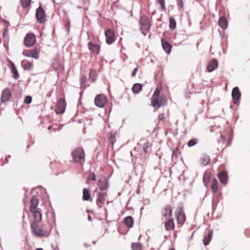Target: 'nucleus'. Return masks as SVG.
Masks as SVG:
<instances>
[{"label":"nucleus","instance_id":"54","mask_svg":"<svg viewBox=\"0 0 250 250\" xmlns=\"http://www.w3.org/2000/svg\"><path fill=\"white\" fill-rule=\"evenodd\" d=\"M92 243H93V244H95L96 243V242H95V241H93V242H92Z\"/></svg>","mask_w":250,"mask_h":250},{"label":"nucleus","instance_id":"34","mask_svg":"<svg viewBox=\"0 0 250 250\" xmlns=\"http://www.w3.org/2000/svg\"><path fill=\"white\" fill-rule=\"evenodd\" d=\"M169 27L170 29H175L176 26V22L175 19L173 17L169 18Z\"/></svg>","mask_w":250,"mask_h":250},{"label":"nucleus","instance_id":"7","mask_svg":"<svg viewBox=\"0 0 250 250\" xmlns=\"http://www.w3.org/2000/svg\"><path fill=\"white\" fill-rule=\"evenodd\" d=\"M23 55L27 57H32L35 59L39 58V50L38 49L24 50L22 52Z\"/></svg>","mask_w":250,"mask_h":250},{"label":"nucleus","instance_id":"25","mask_svg":"<svg viewBox=\"0 0 250 250\" xmlns=\"http://www.w3.org/2000/svg\"><path fill=\"white\" fill-rule=\"evenodd\" d=\"M218 177L222 184L226 185L228 182L227 174L225 171L218 173Z\"/></svg>","mask_w":250,"mask_h":250},{"label":"nucleus","instance_id":"50","mask_svg":"<svg viewBox=\"0 0 250 250\" xmlns=\"http://www.w3.org/2000/svg\"><path fill=\"white\" fill-rule=\"evenodd\" d=\"M68 28H70V21H68V23H67V24L66 25Z\"/></svg>","mask_w":250,"mask_h":250},{"label":"nucleus","instance_id":"16","mask_svg":"<svg viewBox=\"0 0 250 250\" xmlns=\"http://www.w3.org/2000/svg\"><path fill=\"white\" fill-rule=\"evenodd\" d=\"M21 65L24 70L30 71L33 68L32 62H29L26 60H22L21 62Z\"/></svg>","mask_w":250,"mask_h":250},{"label":"nucleus","instance_id":"14","mask_svg":"<svg viewBox=\"0 0 250 250\" xmlns=\"http://www.w3.org/2000/svg\"><path fill=\"white\" fill-rule=\"evenodd\" d=\"M11 97V93L8 88H5L3 90L1 95V102L6 103L8 102Z\"/></svg>","mask_w":250,"mask_h":250},{"label":"nucleus","instance_id":"11","mask_svg":"<svg viewBox=\"0 0 250 250\" xmlns=\"http://www.w3.org/2000/svg\"><path fill=\"white\" fill-rule=\"evenodd\" d=\"M107 196V194L105 192H100L98 193L97 199L96 200V204L99 208H102L105 201V198Z\"/></svg>","mask_w":250,"mask_h":250},{"label":"nucleus","instance_id":"41","mask_svg":"<svg viewBox=\"0 0 250 250\" xmlns=\"http://www.w3.org/2000/svg\"><path fill=\"white\" fill-rule=\"evenodd\" d=\"M197 143V140L196 139H192L188 142L187 145L188 147H191L195 146Z\"/></svg>","mask_w":250,"mask_h":250},{"label":"nucleus","instance_id":"51","mask_svg":"<svg viewBox=\"0 0 250 250\" xmlns=\"http://www.w3.org/2000/svg\"><path fill=\"white\" fill-rule=\"evenodd\" d=\"M53 128V125H50L48 127V130H50Z\"/></svg>","mask_w":250,"mask_h":250},{"label":"nucleus","instance_id":"12","mask_svg":"<svg viewBox=\"0 0 250 250\" xmlns=\"http://www.w3.org/2000/svg\"><path fill=\"white\" fill-rule=\"evenodd\" d=\"M36 16L38 21L40 23H43L45 20L44 11L41 6H40L36 10Z\"/></svg>","mask_w":250,"mask_h":250},{"label":"nucleus","instance_id":"21","mask_svg":"<svg viewBox=\"0 0 250 250\" xmlns=\"http://www.w3.org/2000/svg\"><path fill=\"white\" fill-rule=\"evenodd\" d=\"M218 66V62L216 59H212L208 63L207 66V70L211 72L217 68Z\"/></svg>","mask_w":250,"mask_h":250},{"label":"nucleus","instance_id":"39","mask_svg":"<svg viewBox=\"0 0 250 250\" xmlns=\"http://www.w3.org/2000/svg\"><path fill=\"white\" fill-rule=\"evenodd\" d=\"M31 0H21V6L23 8L27 7L30 4Z\"/></svg>","mask_w":250,"mask_h":250},{"label":"nucleus","instance_id":"37","mask_svg":"<svg viewBox=\"0 0 250 250\" xmlns=\"http://www.w3.org/2000/svg\"><path fill=\"white\" fill-rule=\"evenodd\" d=\"M151 145L150 143L146 141V142L143 146V151L145 153H147L148 152V149L150 148Z\"/></svg>","mask_w":250,"mask_h":250},{"label":"nucleus","instance_id":"46","mask_svg":"<svg viewBox=\"0 0 250 250\" xmlns=\"http://www.w3.org/2000/svg\"><path fill=\"white\" fill-rule=\"evenodd\" d=\"M221 140H222V143L225 144V142H226V138H225V137L224 136H223V135H221Z\"/></svg>","mask_w":250,"mask_h":250},{"label":"nucleus","instance_id":"23","mask_svg":"<svg viewBox=\"0 0 250 250\" xmlns=\"http://www.w3.org/2000/svg\"><path fill=\"white\" fill-rule=\"evenodd\" d=\"M213 236V231L209 230L207 235H205L203 239V243L205 246L208 245L211 240Z\"/></svg>","mask_w":250,"mask_h":250},{"label":"nucleus","instance_id":"17","mask_svg":"<svg viewBox=\"0 0 250 250\" xmlns=\"http://www.w3.org/2000/svg\"><path fill=\"white\" fill-rule=\"evenodd\" d=\"M161 43L163 49L167 54H169L171 52L172 45L164 39H161Z\"/></svg>","mask_w":250,"mask_h":250},{"label":"nucleus","instance_id":"56","mask_svg":"<svg viewBox=\"0 0 250 250\" xmlns=\"http://www.w3.org/2000/svg\"><path fill=\"white\" fill-rule=\"evenodd\" d=\"M159 118H162V117H161V115H159Z\"/></svg>","mask_w":250,"mask_h":250},{"label":"nucleus","instance_id":"28","mask_svg":"<svg viewBox=\"0 0 250 250\" xmlns=\"http://www.w3.org/2000/svg\"><path fill=\"white\" fill-rule=\"evenodd\" d=\"M98 76L97 72L95 69H90L89 73V79L92 83L95 82Z\"/></svg>","mask_w":250,"mask_h":250},{"label":"nucleus","instance_id":"1","mask_svg":"<svg viewBox=\"0 0 250 250\" xmlns=\"http://www.w3.org/2000/svg\"><path fill=\"white\" fill-rule=\"evenodd\" d=\"M159 95H160V92L159 90V89L157 88L155 89L152 97L151 98V105L153 107H156L157 108H159L161 106V104L162 105L166 104H167V100L165 98V96H161V103L159 101Z\"/></svg>","mask_w":250,"mask_h":250},{"label":"nucleus","instance_id":"52","mask_svg":"<svg viewBox=\"0 0 250 250\" xmlns=\"http://www.w3.org/2000/svg\"><path fill=\"white\" fill-rule=\"evenodd\" d=\"M36 250H43L42 248H38Z\"/></svg>","mask_w":250,"mask_h":250},{"label":"nucleus","instance_id":"53","mask_svg":"<svg viewBox=\"0 0 250 250\" xmlns=\"http://www.w3.org/2000/svg\"><path fill=\"white\" fill-rule=\"evenodd\" d=\"M6 163H8V159L7 157H5Z\"/></svg>","mask_w":250,"mask_h":250},{"label":"nucleus","instance_id":"29","mask_svg":"<svg viewBox=\"0 0 250 250\" xmlns=\"http://www.w3.org/2000/svg\"><path fill=\"white\" fill-rule=\"evenodd\" d=\"M219 26L223 29H226L228 26V21L227 19L224 17H221L218 21Z\"/></svg>","mask_w":250,"mask_h":250},{"label":"nucleus","instance_id":"4","mask_svg":"<svg viewBox=\"0 0 250 250\" xmlns=\"http://www.w3.org/2000/svg\"><path fill=\"white\" fill-rule=\"evenodd\" d=\"M31 228L32 229V232L37 236L41 237L47 235V231L40 228L38 225V223L36 222H32L31 224Z\"/></svg>","mask_w":250,"mask_h":250},{"label":"nucleus","instance_id":"9","mask_svg":"<svg viewBox=\"0 0 250 250\" xmlns=\"http://www.w3.org/2000/svg\"><path fill=\"white\" fill-rule=\"evenodd\" d=\"M175 213L178 223L181 225H183L186 221V218L185 214L183 213L182 208H178L176 210Z\"/></svg>","mask_w":250,"mask_h":250},{"label":"nucleus","instance_id":"24","mask_svg":"<svg viewBox=\"0 0 250 250\" xmlns=\"http://www.w3.org/2000/svg\"><path fill=\"white\" fill-rule=\"evenodd\" d=\"M88 48L90 51L97 54L99 53L100 50V46L98 45L94 44L89 42L88 44Z\"/></svg>","mask_w":250,"mask_h":250},{"label":"nucleus","instance_id":"33","mask_svg":"<svg viewBox=\"0 0 250 250\" xmlns=\"http://www.w3.org/2000/svg\"><path fill=\"white\" fill-rule=\"evenodd\" d=\"M142 86L141 84L137 83L133 85L132 90L134 93H138L142 90Z\"/></svg>","mask_w":250,"mask_h":250},{"label":"nucleus","instance_id":"55","mask_svg":"<svg viewBox=\"0 0 250 250\" xmlns=\"http://www.w3.org/2000/svg\"><path fill=\"white\" fill-rule=\"evenodd\" d=\"M159 118H162V117H161V115H159Z\"/></svg>","mask_w":250,"mask_h":250},{"label":"nucleus","instance_id":"8","mask_svg":"<svg viewBox=\"0 0 250 250\" xmlns=\"http://www.w3.org/2000/svg\"><path fill=\"white\" fill-rule=\"evenodd\" d=\"M106 36V42L107 44H112L116 40V36L114 32L111 29H108L105 32Z\"/></svg>","mask_w":250,"mask_h":250},{"label":"nucleus","instance_id":"31","mask_svg":"<svg viewBox=\"0 0 250 250\" xmlns=\"http://www.w3.org/2000/svg\"><path fill=\"white\" fill-rule=\"evenodd\" d=\"M211 189L213 193H216L218 189V183L216 179H213L211 182Z\"/></svg>","mask_w":250,"mask_h":250},{"label":"nucleus","instance_id":"27","mask_svg":"<svg viewBox=\"0 0 250 250\" xmlns=\"http://www.w3.org/2000/svg\"><path fill=\"white\" fill-rule=\"evenodd\" d=\"M133 219L130 216L126 217L123 221L124 224L128 228H132L133 227Z\"/></svg>","mask_w":250,"mask_h":250},{"label":"nucleus","instance_id":"49","mask_svg":"<svg viewBox=\"0 0 250 250\" xmlns=\"http://www.w3.org/2000/svg\"><path fill=\"white\" fill-rule=\"evenodd\" d=\"M88 220L89 221H91L92 220V217H91L90 215H88Z\"/></svg>","mask_w":250,"mask_h":250},{"label":"nucleus","instance_id":"57","mask_svg":"<svg viewBox=\"0 0 250 250\" xmlns=\"http://www.w3.org/2000/svg\"><path fill=\"white\" fill-rule=\"evenodd\" d=\"M169 250H175L174 249H170Z\"/></svg>","mask_w":250,"mask_h":250},{"label":"nucleus","instance_id":"26","mask_svg":"<svg viewBox=\"0 0 250 250\" xmlns=\"http://www.w3.org/2000/svg\"><path fill=\"white\" fill-rule=\"evenodd\" d=\"M210 162V158L209 156L203 155L200 158V163L201 166H206Z\"/></svg>","mask_w":250,"mask_h":250},{"label":"nucleus","instance_id":"32","mask_svg":"<svg viewBox=\"0 0 250 250\" xmlns=\"http://www.w3.org/2000/svg\"><path fill=\"white\" fill-rule=\"evenodd\" d=\"M11 71L13 74V78L18 79L19 77V74L16 66L13 63H11Z\"/></svg>","mask_w":250,"mask_h":250},{"label":"nucleus","instance_id":"18","mask_svg":"<svg viewBox=\"0 0 250 250\" xmlns=\"http://www.w3.org/2000/svg\"><path fill=\"white\" fill-rule=\"evenodd\" d=\"M34 216L35 221L37 223L40 222L42 220V214L40 209L30 211Z\"/></svg>","mask_w":250,"mask_h":250},{"label":"nucleus","instance_id":"13","mask_svg":"<svg viewBox=\"0 0 250 250\" xmlns=\"http://www.w3.org/2000/svg\"><path fill=\"white\" fill-rule=\"evenodd\" d=\"M97 186L101 190H106L108 188L107 180L104 177L100 178L98 182Z\"/></svg>","mask_w":250,"mask_h":250},{"label":"nucleus","instance_id":"30","mask_svg":"<svg viewBox=\"0 0 250 250\" xmlns=\"http://www.w3.org/2000/svg\"><path fill=\"white\" fill-rule=\"evenodd\" d=\"M91 196L89 190L88 188H84L83 191V199L84 201H88L90 199Z\"/></svg>","mask_w":250,"mask_h":250},{"label":"nucleus","instance_id":"38","mask_svg":"<svg viewBox=\"0 0 250 250\" xmlns=\"http://www.w3.org/2000/svg\"><path fill=\"white\" fill-rule=\"evenodd\" d=\"M142 248V244L140 243H133L131 244V249L132 250H141Z\"/></svg>","mask_w":250,"mask_h":250},{"label":"nucleus","instance_id":"44","mask_svg":"<svg viewBox=\"0 0 250 250\" xmlns=\"http://www.w3.org/2000/svg\"><path fill=\"white\" fill-rule=\"evenodd\" d=\"M138 70V66H137L136 67H135V68L133 69V71H132V73H131V76H132V77H134V76L136 75V73H137V72Z\"/></svg>","mask_w":250,"mask_h":250},{"label":"nucleus","instance_id":"10","mask_svg":"<svg viewBox=\"0 0 250 250\" xmlns=\"http://www.w3.org/2000/svg\"><path fill=\"white\" fill-rule=\"evenodd\" d=\"M36 42V36L33 33L27 34L24 39V44L26 46L30 47Z\"/></svg>","mask_w":250,"mask_h":250},{"label":"nucleus","instance_id":"40","mask_svg":"<svg viewBox=\"0 0 250 250\" xmlns=\"http://www.w3.org/2000/svg\"><path fill=\"white\" fill-rule=\"evenodd\" d=\"M109 140L110 143L113 144L116 141L115 140V134L113 132H111L109 136Z\"/></svg>","mask_w":250,"mask_h":250},{"label":"nucleus","instance_id":"19","mask_svg":"<svg viewBox=\"0 0 250 250\" xmlns=\"http://www.w3.org/2000/svg\"><path fill=\"white\" fill-rule=\"evenodd\" d=\"M39 203V201L38 198L35 196H33L30 201V211H31L38 209L39 208L37 207Z\"/></svg>","mask_w":250,"mask_h":250},{"label":"nucleus","instance_id":"6","mask_svg":"<svg viewBox=\"0 0 250 250\" xmlns=\"http://www.w3.org/2000/svg\"><path fill=\"white\" fill-rule=\"evenodd\" d=\"M106 102V98L104 95L99 94L96 96L94 103L95 105L99 107H103Z\"/></svg>","mask_w":250,"mask_h":250},{"label":"nucleus","instance_id":"35","mask_svg":"<svg viewBox=\"0 0 250 250\" xmlns=\"http://www.w3.org/2000/svg\"><path fill=\"white\" fill-rule=\"evenodd\" d=\"M86 80H87V78H86V76L85 75H81L80 79V85H81V88H85Z\"/></svg>","mask_w":250,"mask_h":250},{"label":"nucleus","instance_id":"47","mask_svg":"<svg viewBox=\"0 0 250 250\" xmlns=\"http://www.w3.org/2000/svg\"><path fill=\"white\" fill-rule=\"evenodd\" d=\"M92 181H95L96 180V178H95V175L94 173H93L92 174V177L91 179Z\"/></svg>","mask_w":250,"mask_h":250},{"label":"nucleus","instance_id":"45","mask_svg":"<svg viewBox=\"0 0 250 250\" xmlns=\"http://www.w3.org/2000/svg\"><path fill=\"white\" fill-rule=\"evenodd\" d=\"M177 1L178 6H180V7H183V3L182 0H177Z\"/></svg>","mask_w":250,"mask_h":250},{"label":"nucleus","instance_id":"43","mask_svg":"<svg viewBox=\"0 0 250 250\" xmlns=\"http://www.w3.org/2000/svg\"><path fill=\"white\" fill-rule=\"evenodd\" d=\"M32 97L30 96H26L25 97L24 100V103L27 104H29L32 102Z\"/></svg>","mask_w":250,"mask_h":250},{"label":"nucleus","instance_id":"36","mask_svg":"<svg viewBox=\"0 0 250 250\" xmlns=\"http://www.w3.org/2000/svg\"><path fill=\"white\" fill-rule=\"evenodd\" d=\"M211 174L209 172H205L203 175V181L206 185H207L209 181L210 178Z\"/></svg>","mask_w":250,"mask_h":250},{"label":"nucleus","instance_id":"20","mask_svg":"<svg viewBox=\"0 0 250 250\" xmlns=\"http://www.w3.org/2000/svg\"><path fill=\"white\" fill-rule=\"evenodd\" d=\"M165 228L167 231L173 230L175 228V224L173 219H168L165 223Z\"/></svg>","mask_w":250,"mask_h":250},{"label":"nucleus","instance_id":"48","mask_svg":"<svg viewBox=\"0 0 250 250\" xmlns=\"http://www.w3.org/2000/svg\"><path fill=\"white\" fill-rule=\"evenodd\" d=\"M60 129V128H56V127H54V126H53V128H52V130L53 131H56V130H59Z\"/></svg>","mask_w":250,"mask_h":250},{"label":"nucleus","instance_id":"15","mask_svg":"<svg viewBox=\"0 0 250 250\" xmlns=\"http://www.w3.org/2000/svg\"><path fill=\"white\" fill-rule=\"evenodd\" d=\"M231 94L233 99V102L234 104H236L241 96V93L239 91L238 87H235L233 88Z\"/></svg>","mask_w":250,"mask_h":250},{"label":"nucleus","instance_id":"3","mask_svg":"<svg viewBox=\"0 0 250 250\" xmlns=\"http://www.w3.org/2000/svg\"><path fill=\"white\" fill-rule=\"evenodd\" d=\"M139 25L142 34L146 36V32L148 31L151 26L149 19L146 16H142L139 20Z\"/></svg>","mask_w":250,"mask_h":250},{"label":"nucleus","instance_id":"2","mask_svg":"<svg viewBox=\"0 0 250 250\" xmlns=\"http://www.w3.org/2000/svg\"><path fill=\"white\" fill-rule=\"evenodd\" d=\"M73 161L77 163L83 164L85 161L84 150L82 148L78 147L72 152Z\"/></svg>","mask_w":250,"mask_h":250},{"label":"nucleus","instance_id":"5","mask_svg":"<svg viewBox=\"0 0 250 250\" xmlns=\"http://www.w3.org/2000/svg\"><path fill=\"white\" fill-rule=\"evenodd\" d=\"M66 107V103L64 99L61 98L56 105V112L57 114H62L64 113Z\"/></svg>","mask_w":250,"mask_h":250},{"label":"nucleus","instance_id":"42","mask_svg":"<svg viewBox=\"0 0 250 250\" xmlns=\"http://www.w3.org/2000/svg\"><path fill=\"white\" fill-rule=\"evenodd\" d=\"M156 2L160 4L162 10L166 9L165 0H156Z\"/></svg>","mask_w":250,"mask_h":250},{"label":"nucleus","instance_id":"22","mask_svg":"<svg viewBox=\"0 0 250 250\" xmlns=\"http://www.w3.org/2000/svg\"><path fill=\"white\" fill-rule=\"evenodd\" d=\"M163 216L166 218H169L172 215V209L170 205H167L164 208Z\"/></svg>","mask_w":250,"mask_h":250}]
</instances>
